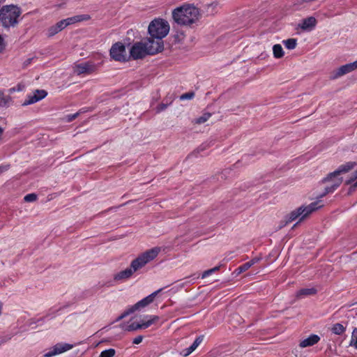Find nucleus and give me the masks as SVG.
I'll return each instance as SVG.
<instances>
[{
	"mask_svg": "<svg viewBox=\"0 0 357 357\" xmlns=\"http://www.w3.org/2000/svg\"><path fill=\"white\" fill-rule=\"evenodd\" d=\"M317 24V21L315 17L311 16L303 19L301 23L298 24V26L303 31H310L313 30Z\"/></svg>",
	"mask_w": 357,
	"mask_h": 357,
	"instance_id": "17",
	"label": "nucleus"
},
{
	"mask_svg": "<svg viewBox=\"0 0 357 357\" xmlns=\"http://www.w3.org/2000/svg\"><path fill=\"white\" fill-rule=\"evenodd\" d=\"M21 14V9L17 6H3L0 8V23L5 29L15 27L19 23Z\"/></svg>",
	"mask_w": 357,
	"mask_h": 357,
	"instance_id": "4",
	"label": "nucleus"
},
{
	"mask_svg": "<svg viewBox=\"0 0 357 357\" xmlns=\"http://www.w3.org/2000/svg\"><path fill=\"white\" fill-rule=\"evenodd\" d=\"M195 97V93L193 92H188L183 93L179 96L180 100H191Z\"/></svg>",
	"mask_w": 357,
	"mask_h": 357,
	"instance_id": "30",
	"label": "nucleus"
},
{
	"mask_svg": "<svg viewBox=\"0 0 357 357\" xmlns=\"http://www.w3.org/2000/svg\"><path fill=\"white\" fill-rule=\"evenodd\" d=\"M356 69H357V61H355L354 62L350 63H347L345 65L340 66L333 72V78H337Z\"/></svg>",
	"mask_w": 357,
	"mask_h": 357,
	"instance_id": "15",
	"label": "nucleus"
},
{
	"mask_svg": "<svg viewBox=\"0 0 357 357\" xmlns=\"http://www.w3.org/2000/svg\"><path fill=\"white\" fill-rule=\"evenodd\" d=\"M331 331L336 335H341L344 332L345 328L342 324L337 323L333 325Z\"/></svg>",
	"mask_w": 357,
	"mask_h": 357,
	"instance_id": "24",
	"label": "nucleus"
},
{
	"mask_svg": "<svg viewBox=\"0 0 357 357\" xmlns=\"http://www.w3.org/2000/svg\"><path fill=\"white\" fill-rule=\"evenodd\" d=\"M148 54L153 55L163 50V42L161 39L152 38L151 36L144 42Z\"/></svg>",
	"mask_w": 357,
	"mask_h": 357,
	"instance_id": "10",
	"label": "nucleus"
},
{
	"mask_svg": "<svg viewBox=\"0 0 357 357\" xmlns=\"http://www.w3.org/2000/svg\"><path fill=\"white\" fill-rule=\"evenodd\" d=\"M91 19V16L87 14L77 15L66 19L62 20L54 25L51 26L47 30L46 35L48 38L55 36L59 32L61 31L68 25H71L77 22L87 21Z\"/></svg>",
	"mask_w": 357,
	"mask_h": 357,
	"instance_id": "6",
	"label": "nucleus"
},
{
	"mask_svg": "<svg viewBox=\"0 0 357 357\" xmlns=\"http://www.w3.org/2000/svg\"><path fill=\"white\" fill-rule=\"evenodd\" d=\"M214 272H213V271H211V269H208L207 271H205L203 273H202V278H205L206 277H208V275H211L212 273H213Z\"/></svg>",
	"mask_w": 357,
	"mask_h": 357,
	"instance_id": "39",
	"label": "nucleus"
},
{
	"mask_svg": "<svg viewBox=\"0 0 357 357\" xmlns=\"http://www.w3.org/2000/svg\"><path fill=\"white\" fill-rule=\"evenodd\" d=\"M109 54L115 61H125L126 60L125 45L120 42L114 43L109 50Z\"/></svg>",
	"mask_w": 357,
	"mask_h": 357,
	"instance_id": "11",
	"label": "nucleus"
},
{
	"mask_svg": "<svg viewBox=\"0 0 357 357\" xmlns=\"http://www.w3.org/2000/svg\"><path fill=\"white\" fill-rule=\"evenodd\" d=\"M101 63L96 64L92 61H87L74 67V73L77 75H89L95 73L100 67Z\"/></svg>",
	"mask_w": 357,
	"mask_h": 357,
	"instance_id": "9",
	"label": "nucleus"
},
{
	"mask_svg": "<svg viewBox=\"0 0 357 357\" xmlns=\"http://www.w3.org/2000/svg\"><path fill=\"white\" fill-rule=\"evenodd\" d=\"M116 354V351L114 349H109L102 351L99 357H114Z\"/></svg>",
	"mask_w": 357,
	"mask_h": 357,
	"instance_id": "27",
	"label": "nucleus"
},
{
	"mask_svg": "<svg viewBox=\"0 0 357 357\" xmlns=\"http://www.w3.org/2000/svg\"><path fill=\"white\" fill-rule=\"evenodd\" d=\"M194 351V350H190V347L185 349H184L182 352H181V354L186 357L188 356H189L190 354H192V352Z\"/></svg>",
	"mask_w": 357,
	"mask_h": 357,
	"instance_id": "35",
	"label": "nucleus"
},
{
	"mask_svg": "<svg viewBox=\"0 0 357 357\" xmlns=\"http://www.w3.org/2000/svg\"><path fill=\"white\" fill-rule=\"evenodd\" d=\"M6 98H2L0 100V106L3 105H6Z\"/></svg>",
	"mask_w": 357,
	"mask_h": 357,
	"instance_id": "41",
	"label": "nucleus"
},
{
	"mask_svg": "<svg viewBox=\"0 0 357 357\" xmlns=\"http://www.w3.org/2000/svg\"><path fill=\"white\" fill-rule=\"evenodd\" d=\"M323 206L321 200H318L311 203L306 206H301L295 211L290 213L287 220L284 222H282L280 225V229L284 227L287 224L296 220L297 218H300V220H303L309 214L314 211L315 210L321 208Z\"/></svg>",
	"mask_w": 357,
	"mask_h": 357,
	"instance_id": "5",
	"label": "nucleus"
},
{
	"mask_svg": "<svg viewBox=\"0 0 357 357\" xmlns=\"http://www.w3.org/2000/svg\"><path fill=\"white\" fill-rule=\"evenodd\" d=\"M194 351V350H190V347L185 349H184L182 352H181V354L186 357L188 356H189L190 354H192V352Z\"/></svg>",
	"mask_w": 357,
	"mask_h": 357,
	"instance_id": "34",
	"label": "nucleus"
},
{
	"mask_svg": "<svg viewBox=\"0 0 357 357\" xmlns=\"http://www.w3.org/2000/svg\"><path fill=\"white\" fill-rule=\"evenodd\" d=\"M73 348V345L68 343H57L50 350L44 354V357H52L64 353Z\"/></svg>",
	"mask_w": 357,
	"mask_h": 357,
	"instance_id": "12",
	"label": "nucleus"
},
{
	"mask_svg": "<svg viewBox=\"0 0 357 357\" xmlns=\"http://www.w3.org/2000/svg\"><path fill=\"white\" fill-rule=\"evenodd\" d=\"M211 116V113H209V112L204 113L201 116H199V118L195 119L193 121V123H195L196 124L204 123L206 122L209 119V118Z\"/></svg>",
	"mask_w": 357,
	"mask_h": 357,
	"instance_id": "23",
	"label": "nucleus"
},
{
	"mask_svg": "<svg viewBox=\"0 0 357 357\" xmlns=\"http://www.w3.org/2000/svg\"><path fill=\"white\" fill-rule=\"evenodd\" d=\"M350 345L357 349V328H354L353 331Z\"/></svg>",
	"mask_w": 357,
	"mask_h": 357,
	"instance_id": "28",
	"label": "nucleus"
},
{
	"mask_svg": "<svg viewBox=\"0 0 357 357\" xmlns=\"http://www.w3.org/2000/svg\"><path fill=\"white\" fill-rule=\"evenodd\" d=\"M160 291H161V289H158V290L154 291L151 294L149 295L146 298H143L142 300H141L139 302H137V303H135L132 307H129L126 311H125L123 314H121V315H120L117 318L116 321H120V320L123 319V318H125L126 317L128 316L130 314L134 312L135 311H136L140 308L144 307L146 305H148L149 304L151 303L153 301L155 297L157 296V294Z\"/></svg>",
	"mask_w": 357,
	"mask_h": 357,
	"instance_id": "8",
	"label": "nucleus"
},
{
	"mask_svg": "<svg viewBox=\"0 0 357 357\" xmlns=\"http://www.w3.org/2000/svg\"><path fill=\"white\" fill-rule=\"evenodd\" d=\"M219 268H220V266H215V267H214L213 268H211V271H213V272L215 273V271H218Z\"/></svg>",
	"mask_w": 357,
	"mask_h": 357,
	"instance_id": "43",
	"label": "nucleus"
},
{
	"mask_svg": "<svg viewBox=\"0 0 357 357\" xmlns=\"http://www.w3.org/2000/svg\"><path fill=\"white\" fill-rule=\"evenodd\" d=\"M250 268V264L248 262L243 264V265L238 267L236 270L237 274H240L245 271L248 270Z\"/></svg>",
	"mask_w": 357,
	"mask_h": 357,
	"instance_id": "29",
	"label": "nucleus"
},
{
	"mask_svg": "<svg viewBox=\"0 0 357 357\" xmlns=\"http://www.w3.org/2000/svg\"><path fill=\"white\" fill-rule=\"evenodd\" d=\"M317 293V290L314 288H304L300 289L296 293V297L298 298H304L308 296L314 295Z\"/></svg>",
	"mask_w": 357,
	"mask_h": 357,
	"instance_id": "19",
	"label": "nucleus"
},
{
	"mask_svg": "<svg viewBox=\"0 0 357 357\" xmlns=\"http://www.w3.org/2000/svg\"><path fill=\"white\" fill-rule=\"evenodd\" d=\"M204 338V335H199L198 336L194 342L192 344V345L190 347V349L195 351L196 349L200 345V344L203 342Z\"/></svg>",
	"mask_w": 357,
	"mask_h": 357,
	"instance_id": "26",
	"label": "nucleus"
},
{
	"mask_svg": "<svg viewBox=\"0 0 357 357\" xmlns=\"http://www.w3.org/2000/svg\"><path fill=\"white\" fill-rule=\"evenodd\" d=\"M36 199H37V195L34 193L28 194L24 197V200L26 202H33L36 201Z\"/></svg>",
	"mask_w": 357,
	"mask_h": 357,
	"instance_id": "32",
	"label": "nucleus"
},
{
	"mask_svg": "<svg viewBox=\"0 0 357 357\" xmlns=\"http://www.w3.org/2000/svg\"><path fill=\"white\" fill-rule=\"evenodd\" d=\"M5 48H6V44L4 42V39L0 34V54L3 52V51L5 50Z\"/></svg>",
	"mask_w": 357,
	"mask_h": 357,
	"instance_id": "33",
	"label": "nucleus"
},
{
	"mask_svg": "<svg viewBox=\"0 0 357 357\" xmlns=\"http://www.w3.org/2000/svg\"><path fill=\"white\" fill-rule=\"evenodd\" d=\"M13 335L10 334H6L0 337V347L8 341H10L12 338Z\"/></svg>",
	"mask_w": 357,
	"mask_h": 357,
	"instance_id": "31",
	"label": "nucleus"
},
{
	"mask_svg": "<svg viewBox=\"0 0 357 357\" xmlns=\"http://www.w3.org/2000/svg\"><path fill=\"white\" fill-rule=\"evenodd\" d=\"M149 33L152 38L162 39L169 31V25L167 21L163 19H155L149 26Z\"/></svg>",
	"mask_w": 357,
	"mask_h": 357,
	"instance_id": "7",
	"label": "nucleus"
},
{
	"mask_svg": "<svg viewBox=\"0 0 357 357\" xmlns=\"http://www.w3.org/2000/svg\"><path fill=\"white\" fill-rule=\"evenodd\" d=\"M86 111L84 109H79L77 112L73 114H68L66 116L65 119L67 122H71L74 119H75L79 115L85 112Z\"/></svg>",
	"mask_w": 357,
	"mask_h": 357,
	"instance_id": "25",
	"label": "nucleus"
},
{
	"mask_svg": "<svg viewBox=\"0 0 357 357\" xmlns=\"http://www.w3.org/2000/svg\"><path fill=\"white\" fill-rule=\"evenodd\" d=\"M319 340H320L319 336H318L317 335L313 334V335H310L308 337L304 339L303 340H302L300 342L299 346L301 348L311 347V346H313L315 344H317Z\"/></svg>",
	"mask_w": 357,
	"mask_h": 357,
	"instance_id": "18",
	"label": "nucleus"
},
{
	"mask_svg": "<svg viewBox=\"0 0 357 357\" xmlns=\"http://www.w3.org/2000/svg\"><path fill=\"white\" fill-rule=\"evenodd\" d=\"M282 43L287 49L294 50L296 47L297 39L296 38H289L287 40H284L282 41Z\"/></svg>",
	"mask_w": 357,
	"mask_h": 357,
	"instance_id": "22",
	"label": "nucleus"
},
{
	"mask_svg": "<svg viewBox=\"0 0 357 357\" xmlns=\"http://www.w3.org/2000/svg\"><path fill=\"white\" fill-rule=\"evenodd\" d=\"M167 107V104L162 103V104L159 105L158 107H157V112H160L161 111H163Z\"/></svg>",
	"mask_w": 357,
	"mask_h": 357,
	"instance_id": "38",
	"label": "nucleus"
},
{
	"mask_svg": "<svg viewBox=\"0 0 357 357\" xmlns=\"http://www.w3.org/2000/svg\"><path fill=\"white\" fill-rule=\"evenodd\" d=\"M199 15V11L196 7L186 3L172 11L174 21L181 26H190L195 24L198 21Z\"/></svg>",
	"mask_w": 357,
	"mask_h": 357,
	"instance_id": "2",
	"label": "nucleus"
},
{
	"mask_svg": "<svg viewBox=\"0 0 357 357\" xmlns=\"http://www.w3.org/2000/svg\"><path fill=\"white\" fill-rule=\"evenodd\" d=\"M47 95L46 91H35L33 94L29 95L22 103V105H28L33 104L43 98Z\"/></svg>",
	"mask_w": 357,
	"mask_h": 357,
	"instance_id": "16",
	"label": "nucleus"
},
{
	"mask_svg": "<svg viewBox=\"0 0 357 357\" xmlns=\"http://www.w3.org/2000/svg\"><path fill=\"white\" fill-rule=\"evenodd\" d=\"M24 87H25L24 85H22V84H19L17 85V89H18V90L23 89Z\"/></svg>",
	"mask_w": 357,
	"mask_h": 357,
	"instance_id": "42",
	"label": "nucleus"
},
{
	"mask_svg": "<svg viewBox=\"0 0 357 357\" xmlns=\"http://www.w3.org/2000/svg\"><path fill=\"white\" fill-rule=\"evenodd\" d=\"M273 56L276 59H280L284 56L283 49L280 44H275L273 47Z\"/></svg>",
	"mask_w": 357,
	"mask_h": 357,
	"instance_id": "21",
	"label": "nucleus"
},
{
	"mask_svg": "<svg viewBox=\"0 0 357 357\" xmlns=\"http://www.w3.org/2000/svg\"><path fill=\"white\" fill-rule=\"evenodd\" d=\"M10 168L9 165H2L0 166V174L6 172Z\"/></svg>",
	"mask_w": 357,
	"mask_h": 357,
	"instance_id": "36",
	"label": "nucleus"
},
{
	"mask_svg": "<svg viewBox=\"0 0 357 357\" xmlns=\"http://www.w3.org/2000/svg\"><path fill=\"white\" fill-rule=\"evenodd\" d=\"M159 317L158 316H152L150 319L146 321H144L141 324L139 323H132L127 326L126 330L128 331H137L139 329H145L149 327L155 321H158Z\"/></svg>",
	"mask_w": 357,
	"mask_h": 357,
	"instance_id": "14",
	"label": "nucleus"
},
{
	"mask_svg": "<svg viewBox=\"0 0 357 357\" xmlns=\"http://www.w3.org/2000/svg\"><path fill=\"white\" fill-rule=\"evenodd\" d=\"M354 162H349L340 165L335 171L330 173L327 177L323 180V182L328 183V185L325 187L324 192L321 194L320 197H322L337 189L342 183V178L340 176V174L348 172L354 168Z\"/></svg>",
	"mask_w": 357,
	"mask_h": 357,
	"instance_id": "3",
	"label": "nucleus"
},
{
	"mask_svg": "<svg viewBox=\"0 0 357 357\" xmlns=\"http://www.w3.org/2000/svg\"><path fill=\"white\" fill-rule=\"evenodd\" d=\"M142 340H143V337L141 335H139L133 340L132 343L135 344H138L142 342Z\"/></svg>",
	"mask_w": 357,
	"mask_h": 357,
	"instance_id": "37",
	"label": "nucleus"
},
{
	"mask_svg": "<svg viewBox=\"0 0 357 357\" xmlns=\"http://www.w3.org/2000/svg\"><path fill=\"white\" fill-rule=\"evenodd\" d=\"M130 56L134 59H142L148 54L144 43H136L130 48Z\"/></svg>",
	"mask_w": 357,
	"mask_h": 357,
	"instance_id": "13",
	"label": "nucleus"
},
{
	"mask_svg": "<svg viewBox=\"0 0 357 357\" xmlns=\"http://www.w3.org/2000/svg\"><path fill=\"white\" fill-rule=\"evenodd\" d=\"M160 250V248L155 247L142 253L131 262L130 268H127L116 274L114 280H122L129 278L134 272L142 268L146 264L153 260L158 255Z\"/></svg>",
	"mask_w": 357,
	"mask_h": 357,
	"instance_id": "1",
	"label": "nucleus"
},
{
	"mask_svg": "<svg viewBox=\"0 0 357 357\" xmlns=\"http://www.w3.org/2000/svg\"><path fill=\"white\" fill-rule=\"evenodd\" d=\"M259 260H260L259 257H255L248 262V264H250V267H251L252 266H253L254 264H255L256 263L259 261Z\"/></svg>",
	"mask_w": 357,
	"mask_h": 357,
	"instance_id": "40",
	"label": "nucleus"
},
{
	"mask_svg": "<svg viewBox=\"0 0 357 357\" xmlns=\"http://www.w3.org/2000/svg\"><path fill=\"white\" fill-rule=\"evenodd\" d=\"M354 181V183L350 187L349 192L355 190V189L357 188V169L353 173L352 176L350 177L349 179L345 181L346 185H350Z\"/></svg>",
	"mask_w": 357,
	"mask_h": 357,
	"instance_id": "20",
	"label": "nucleus"
},
{
	"mask_svg": "<svg viewBox=\"0 0 357 357\" xmlns=\"http://www.w3.org/2000/svg\"><path fill=\"white\" fill-rule=\"evenodd\" d=\"M3 132V129L2 128H1V127H0V139L1 138V136H2Z\"/></svg>",
	"mask_w": 357,
	"mask_h": 357,
	"instance_id": "44",
	"label": "nucleus"
}]
</instances>
